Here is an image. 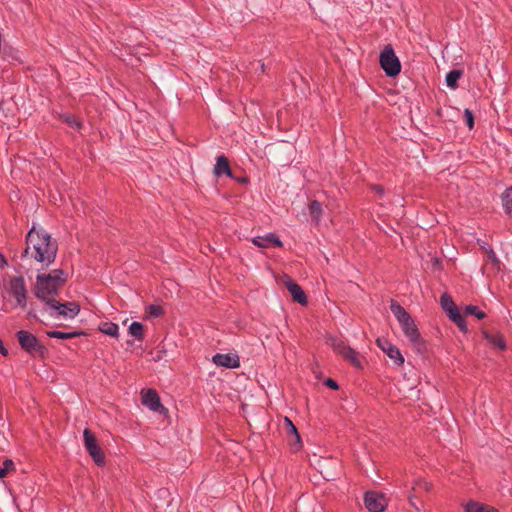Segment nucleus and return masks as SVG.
<instances>
[{
	"instance_id": "obj_7",
	"label": "nucleus",
	"mask_w": 512,
	"mask_h": 512,
	"mask_svg": "<svg viewBox=\"0 0 512 512\" xmlns=\"http://www.w3.org/2000/svg\"><path fill=\"white\" fill-rule=\"evenodd\" d=\"M440 304L442 309L447 313L449 319L455 323L462 332H466L467 325L465 319L454 303L452 297L447 293H444L440 298Z\"/></svg>"
},
{
	"instance_id": "obj_36",
	"label": "nucleus",
	"mask_w": 512,
	"mask_h": 512,
	"mask_svg": "<svg viewBox=\"0 0 512 512\" xmlns=\"http://www.w3.org/2000/svg\"><path fill=\"white\" fill-rule=\"evenodd\" d=\"M8 265L7 259L3 254L0 253V269H3Z\"/></svg>"
},
{
	"instance_id": "obj_6",
	"label": "nucleus",
	"mask_w": 512,
	"mask_h": 512,
	"mask_svg": "<svg viewBox=\"0 0 512 512\" xmlns=\"http://www.w3.org/2000/svg\"><path fill=\"white\" fill-rule=\"evenodd\" d=\"M17 339L21 348L30 355L44 357L47 354V348L32 333L20 330Z\"/></svg>"
},
{
	"instance_id": "obj_3",
	"label": "nucleus",
	"mask_w": 512,
	"mask_h": 512,
	"mask_svg": "<svg viewBox=\"0 0 512 512\" xmlns=\"http://www.w3.org/2000/svg\"><path fill=\"white\" fill-rule=\"evenodd\" d=\"M390 310L399 322L403 333L411 344L421 352L425 350V342L421 338L419 330L410 314L396 301H391Z\"/></svg>"
},
{
	"instance_id": "obj_21",
	"label": "nucleus",
	"mask_w": 512,
	"mask_h": 512,
	"mask_svg": "<svg viewBox=\"0 0 512 512\" xmlns=\"http://www.w3.org/2000/svg\"><path fill=\"white\" fill-rule=\"evenodd\" d=\"M345 360L349 361L356 368H361V361L359 359L358 353L349 347L345 350V352L341 355Z\"/></svg>"
},
{
	"instance_id": "obj_22",
	"label": "nucleus",
	"mask_w": 512,
	"mask_h": 512,
	"mask_svg": "<svg viewBox=\"0 0 512 512\" xmlns=\"http://www.w3.org/2000/svg\"><path fill=\"white\" fill-rule=\"evenodd\" d=\"M462 76V71L460 70H451L446 75V85L451 89H456L457 82Z\"/></svg>"
},
{
	"instance_id": "obj_31",
	"label": "nucleus",
	"mask_w": 512,
	"mask_h": 512,
	"mask_svg": "<svg viewBox=\"0 0 512 512\" xmlns=\"http://www.w3.org/2000/svg\"><path fill=\"white\" fill-rule=\"evenodd\" d=\"M487 253V259L488 261H490L491 263L493 264H498L499 263V259L496 255V253L494 252V250L491 248V247H488V248H485L483 247Z\"/></svg>"
},
{
	"instance_id": "obj_39",
	"label": "nucleus",
	"mask_w": 512,
	"mask_h": 512,
	"mask_svg": "<svg viewBox=\"0 0 512 512\" xmlns=\"http://www.w3.org/2000/svg\"><path fill=\"white\" fill-rule=\"evenodd\" d=\"M10 472H8L6 469H4L3 467L0 468V479L6 477Z\"/></svg>"
},
{
	"instance_id": "obj_14",
	"label": "nucleus",
	"mask_w": 512,
	"mask_h": 512,
	"mask_svg": "<svg viewBox=\"0 0 512 512\" xmlns=\"http://www.w3.org/2000/svg\"><path fill=\"white\" fill-rule=\"evenodd\" d=\"M216 366L235 369L240 366V360L237 355L217 353L212 358Z\"/></svg>"
},
{
	"instance_id": "obj_26",
	"label": "nucleus",
	"mask_w": 512,
	"mask_h": 512,
	"mask_svg": "<svg viewBox=\"0 0 512 512\" xmlns=\"http://www.w3.org/2000/svg\"><path fill=\"white\" fill-rule=\"evenodd\" d=\"M309 212L312 215V217L318 221L321 214H322V205L319 201L313 200L311 201L309 205Z\"/></svg>"
},
{
	"instance_id": "obj_16",
	"label": "nucleus",
	"mask_w": 512,
	"mask_h": 512,
	"mask_svg": "<svg viewBox=\"0 0 512 512\" xmlns=\"http://www.w3.org/2000/svg\"><path fill=\"white\" fill-rule=\"evenodd\" d=\"M213 173L216 177H221L223 175H226L229 178L233 177L232 170L226 156L219 155L216 158V164L214 165Z\"/></svg>"
},
{
	"instance_id": "obj_37",
	"label": "nucleus",
	"mask_w": 512,
	"mask_h": 512,
	"mask_svg": "<svg viewBox=\"0 0 512 512\" xmlns=\"http://www.w3.org/2000/svg\"><path fill=\"white\" fill-rule=\"evenodd\" d=\"M372 189H373L376 193H378L379 195H382V194L384 193V189H383V187H381V186L374 185V186L372 187Z\"/></svg>"
},
{
	"instance_id": "obj_1",
	"label": "nucleus",
	"mask_w": 512,
	"mask_h": 512,
	"mask_svg": "<svg viewBox=\"0 0 512 512\" xmlns=\"http://www.w3.org/2000/svg\"><path fill=\"white\" fill-rule=\"evenodd\" d=\"M25 240L26 247L20 255L19 267L21 269H28L27 266H32L33 262L39 265L37 270L45 269L54 263L58 244L45 229L36 228L33 225Z\"/></svg>"
},
{
	"instance_id": "obj_9",
	"label": "nucleus",
	"mask_w": 512,
	"mask_h": 512,
	"mask_svg": "<svg viewBox=\"0 0 512 512\" xmlns=\"http://www.w3.org/2000/svg\"><path fill=\"white\" fill-rule=\"evenodd\" d=\"M9 294L16 300V303L22 309L27 306V287L22 276L13 277L8 286Z\"/></svg>"
},
{
	"instance_id": "obj_41",
	"label": "nucleus",
	"mask_w": 512,
	"mask_h": 512,
	"mask_svg": "<svg viewBox=\"0 0 512 512\" xmlns=\"http://www.w3.org/2000/svg\"><path fill=\"white\" fill-rule=\"evenodd\" d=\"M260 70L262 73L265 71V65L263 63L260 65Z\"/></svg>"
},
{
	"instance_id": "obj_13",
	"label": "nucleus",
	"mask_w": 512,
	"mask_h": 512,
	"mask_svg": "<svg viewBox=\"0 0 512 512\" xmlns=\"http://www.w3.org/2000/svg\"><path fill=\"white\" fill-rule=\"evenodd\" d=\"M285 286L289 293L291 294L293 300L300 305H307L308 300L305 292L301 288L300 285H298L295 281H293L290 277L285 276Z\"/></svg>"
},
{
	"instance_id": "obj_10",
	"label": "nucleus",
	"mask_w": 512,
	"mask_h": 512,
	"mask_svg": "<svg viewBox=\"0 0 512 512\" xmlns=\"http://www.w3.org/2000/svg\"><path fill=\"white\" fill-rule=\"evenodd\" d=\"M364 505L369 512H383L387 506V501L383 494L368 491L364 495Z\"/></svg>"
},
{
	"instance_id": "obj_32",
	"label": "nucleus",
	"mask_w": 512,
	"mask_h": 512,
	"mask_svg": "<svg viewBox=\"0 0 512 512\" xmlns=\"http://www.w3.org/2000/svg\"><path fill=\"white\" fill-rule=\"evenodd\" d=\"M465 120L469 129L474 127V116L470 109H465L464 111Z\"/></svg>"
},
{
	"instance_id": "obj_33",
	"label": "nucleus",
	"mask_w": 512,
	"mask_h": 512,
	"mask_svg": "<svg viewBox=\"0 0 512 512\" xmlns=\"http://www.w3.org/2000/svg\"><path fill=\"white\" fill-rule=\"evenodd\" d=\"M3 468L6 469L8 472H13L16 470L13 460L8 458L3 461Z\"/></svg>"
},
{
	"instance_id": "obj_11",
	"label": "nucleus",
	"mask_w": 512,
	"mask_h": 512,
	"mask_svg": "<svg viewBox=\"0 0 512 512\" xmlns=\"http://www.w3.org/2000/svg\"><path fill=\"white\" fill-rule=\"evenodd\" d=\"M376 344L397 366L404 364V357L394 344L385 338H378Z\"/></svg>"
},
{
	"instance_id": "obj_30",
	"label": "nucleus",
	"mask_w": 512,
	"mask_h": 512,
	"mask_svg": "<svg viewBox=\"0 0 512 512\" xmlns=\"http://www.w3.org/2000/svg\"><path fill=\"white\" fill-rule=\"evenodd\" d=\"M163 312V308L159 305L152 304L148 307V313L153 317H160Z\"/></svg>"
},
{
	"instance_id": "obj_29",
	"label": "nucleus",
	"mask_w": 512,
	"mask_h": 512,
	"mask_svg": "<svg viewBox=\"0 0 512 512\" xmlns=\"http://www.w3.org/2000/svg\"><path fill=\"white\" fill-rule=\"evenodd\" d=\"M64 121L72 128H81V122L72 115H64Z\"/></svg>"
},
{
	"instance_id": "obj_2",
	"label": "nucleus",
	"mask_w": 512,
	"mask_h": 512,
	"mask_svg": "<svg viewBox=\"0 0 512 512\" xmlns=\"http://www.w3.org/2000/svg\"><path fill=\"white\" fill-rule=\"evenodd\" d=\"M68 280V274L62 269H54L49 273L38 274L36 277L35 295L47 304V301L54 300Z\"/></svg>"
},
{
	"instance_id": "obj_23",
	"label": "nucleus",
	"mask_w": 512,
	"mask_h": 512,
	"mask_svg": "<svg viewBox=\"0 0 512 512\" xmlns=\"http://www.w3.org/2000/svg\"><path fill=\"white\" fill-rule=\"evenodd\" d=\"M82 334V332H62V331H48L47 336L51 338H57V339H72L75 337H78Z\"/></svg>"
},
{
	"instance_id": "obj_38",
	"label": "nucleus",
	"mask_w": 512,
	"mask_h": 512,
	"mask_svg": "<svg viewBox=\"0 0 512 512\" xmlns=\"http://www.w3.org/2000/svg\"><path fill=\"white\" fill-rule=\"evenodd\" d=\"M0 353L3 355V356H7L8 354V351L7 349L5 348L3 342L0 340Z\"/></svg>"
},
{
	"instance_id": "obj_12",
	"label": "nucleus",
	"mask_w": 512,
	"mask_h": 512,
	"mask_svg": "<svg viewBox=\"0 0 512 512\" xmlns=\"http://www.w3.org/2000/svg\"><path fill=\"white\" fill-rule=\"evenodd\" d=\"M142 404L154 412H162L165 407L161 404L160 397L154 389H144L141 392Z\"/></svg>"
},
{
	"instance_id": "obj_19",
	"label": "nucleus",
	"mask_w": 512,
	"mask_h": 512,
	"mask_svg": "<svg viewBox=\"0 0 512 512\" xmlns=\"http://www.w3.org/2000/svg\"><path fill=\"white\" fill-rule=\"evenodd\" d=\"M99 330L105 335L115 337V338L118 337L119 327L117 324H115L113 322H101L99 324Z\"/></svg>"
},
{
	"instance_id": "obj_25",
	"label": "nucleus",
	"mask_w": 512,
	"mask_h": 512,
	"mask_svg": "<svg viewBox=\"0 0 512 512\" xmlns=\"http://www.w3.org/2000/svg\"><path fill=\"white\" fill-rule=\"evenodd\" d=\"M502 202L505 212L512 215V186L504 192Z\"/></svg>"
},
{
	"instance_id": "obj_4",
	"label": "nucleus",
	"mask_w": 512,
	"mask_h": 512,
	"mask_svg": "<svg viewBox=\"0 0 512 512\" xmlns=\"http://www.w3.org/2000/svg\"><path fill=\"white\" fill-rule=\"evenodd\" d=\"M43 312L59 319H73L80 312V306L76 302L60 303L57 300H49L43 307Z\"/></svg>"
},
{
	"instance_id": "obj_28",
	"label": "nucleus",
	"mask_w": 512,
	"mask_h": 512,
	"mask_svg": "<svg viewBox=\"0 0 512 512\" xmlns=\"http://www.w3.org/2000/svg\"><path fill=\"white\" fill-rule=\"evenodd\" d=\"M284 422H285L288 433L293 435L295 437L297 443H299L300 435L298 434L296 426L293 424V422L288 417L284 418Z\"/></svg>"
},
{
	"instance_id": "obj_8",
	"label": "nucleus",
	"mask_w": 512,
	"mask_h": 512,
	"mask_svg": "<svg viewBox=\"0 0 512 512\" xmlns=\"http://www.w3.org/2000/svg\"><path fill=\"white\" fill-rule=\"evenodd\" d=\"M83 438H84V446L86 450L88 451L89 455L93 459V461L98 466H103L106 462L105 455L103 450L98 444V441L93 434V432L86 428L83 432Z\"/></svg>"
},
{
	"instance_id": "obj_17",
	"label": "nucleus",
	"mask_w": 512,
	"mask_h": 512,
	"mask_svg": "<svg viewBox=\"0 0 512 512\" xmlns=\"http://www.w3.org/2000/svg\"><path fill=\"white\" fill-rule=\"evenodd\" d=\"M430 489V484L423 479H416L412 486V492L410 495V504L416 509L419 510L420 507L413 501V498H416L420 493L427 492Z\"/></svg>"
},
{
	"instance_id": "obj_15",
	"label": "nucleus",
	"mask_w": 512,
	"mask_h": 512,
	"mask_svg": "<svg viewBox=\"0 0 512 512\" xmlns=\"http://www.w3.org/2000/svg\"><path fill=\"white\" fill-rule=\"evenodd\" d=\"M254 245L260 248H268L270 246L282 247V241L274 233H269L266 236H258L252 239Z\"/></svg>"
},
{
	"instance_id": "obj_40",
	"label": "nucleus",
	"mask_w": 512,
	"mask_h": 512,
	"mask_svg": "<svg viewBox=\"0 0 512 512\" xmlns=\"http://www.w3.org/2000/svg\"><path fill=\"white\" fill-rule=\"evenodd\" d=\"M28 316H29V317H33V318H37L36 314H35L32 310H30V311L28 312Z\"/></svg>"
},
{
	"instance_id": "obj_35",
	"label": "nucleus",
	"mask_w": 512,
	"mask_h": 512,
	"mask_svg": "<svg viewBox=\"0 0 512 512\" xmlns=\"http://www.w3.org/2000/svg\"><path fill=\"white\" fill-rule=\"evenodd\" d=\"M325 385L331 389H334V390H337L339 388L337 382L331 378H328L326 381H325Z\"/></svg>"
},
{
	"instance_id": "obj_24",
	"label": "nucleus",
	"mask_w": 512,
	"mask_h": 512,
	"mask_svg": "<svg viewBox=\"0 0 512 512\" xmlns=\"http://www.w3.org/2000/svg\"><path fill=\"white\" fill-rule=\"evenodd\" d=\"M329 345L332 347L334 352L339 355H342L345 350L349 348V346H347L342 340L334 337L329 338Z\"/></svg>"
},
{
	"instance_id": "obj_27",
	"label": "nucleus",
	"mask_w": 512,
	"mask_h": 512,
	"mask_svg": "<svg viewBox=\"0 0 512 512\" xmlns=\"http://www.w3.org/2000/svg\"><path fill=\"white\" fill-rule=\"evenodd\" d=\"M465 313L468 314V315L475 316L479 320L484 319L486 317L485 312L480 310L475 305H467L465 307Z\"/></svg>"
},
{
	"instance_id": "obj_18",
	"label": "nucleus",
	"mask_w": 512,
	"mask_h": 512,
	"mask_svg": "<svg viewBox=\"0 0 512 512\" xmlns=\"http://www.w3.org/2000/svg\"><path fill=\"white\" fill-rule=\"evenodd\" d=\"M465 512H498V510L489 505L481 504L476 501H469L465 505Z\"/></svg>"
},
{
	"instance_id": "obj_5",
	"label": "nucleus",
	"mask_w": 512,
	"mask_h": 512,
	"mask_svg": "<svg viewBox=\"0 0 512 512\" xmlns=\"http://www.w3.org/2000/svg\"><path fill=\"white\" fill-rule=\"evenodd\" d=\"M379 62L387 76L395 77L401 71V63L391 44H387L380 53Z\"/></svg>"
},
{
	"instance_id": "obj_20",
	"label": "nucleus",
	"mask_w": 512,
	"mask_h": 512,
	"mask_svg": "<svg viewBox=\"0 0 512 512\" xmlns=\"http://www.w3.org/2000/svg\"><path fill=\"white\" fill-rule=\"evenodd\" d=\"M128 332L139 341H142L144 338V326L140 322H132L128 328Z\"/></svg>"
},
{
	"instance_id": "obj_34",
	"label": "nucleus",
	"mask_w": 512,
	"mask_h": 512,
	"mask_svg": "<svg viewBox=\"0 0 512 512\" xmlns=\"http://www.w3.org/2000/svg\"><path fill=\"white\" fill-rule=\"evenodd\" d=\"M493 344L501 350H504L506 348L505 340L502 337H495L493 339Z\"/></svg>"
}]
</instances>
